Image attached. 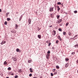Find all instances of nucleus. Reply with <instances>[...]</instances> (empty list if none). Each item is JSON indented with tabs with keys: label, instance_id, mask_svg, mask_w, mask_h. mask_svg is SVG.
<instances>
[{
	"label": "nucleus",
	"instance_id": "1a4fd4ad",
	"mask_svg": "<svg viewBox=\"0 0 78 78\" xmlns=\"http://www.w3.org/2000/svg\"><path fill=\"white\" fill-rule=\"evenodd\" d=\"M13 60L14 61H17V59L16 58L14 57Z\"/></svg>",
	"mask_w": 78,
	"mask_h": 78
},
{
	"label": "nucleus",
	"instance_id": "bb28decb",
	"mask_svg": "<svg viewBox=\"0 0 78 78\" xmlns=\"http://www.w3.org/2000/svg\"><path fill=\"white\" fill-rule=\"evenodd\" d=\"M2 44H5V43H6V41H2Z\"/></svg>",
	"mask_w": 78,
	"mask_h": 78
},
{
	"label": "nucleus",
	"instance_id": "e433bc0d",
	"mask_svg": "<svg viewBox=\"0 0 78 78\" xmlns=\"http://www.w3.org/2000/svg\"><path fill=\"white\" fill-rule=\"evenodd\" d=\"M50 52L49 51H48V52H47V54H50Z\"/></svg>",
	"mask_w": 78,
	"mask_h": 78
},
{
	"label": "nucleus",
	"instance_id": "6ab92c4d",
	"mask_svg": "<svg viewBox=\"0 0 78 78\" xmlns=\"http://www.w3.org/2000/svg\"><path fill=\"white\" fill-rule=\"evenodd\" d=\"M18 72H19V73H21V72H22V69H20L18 70Z\"/></svg>",
	"mask_w": 78,
	"mask_h": 78
},
{
	"label": "nucleus",
	"instance_id": "37998d69",
	"mask_svg": "<svg viewBox=\"0 0 78 78\" xmlns=\"http://www.w3.org/2000/svg\"><path fill=\"white\" fill-rule=\"evenodd\" d=\"M28 62H29V63H30V62H31V60H28Z\"/></svg>",
	"mask_w": 78,
	"mask_h": 78
},
{
	"label": "nucleus",
	"instance_id": "9b49d317",
	"mask_svg": "<svg viewBox=\"0 0 78 78\" xmlns=\"http://www.w3.org/2000/svg\"><path fill=\"white\" fill-rule=\"evenodd\" d=\"M60 17V16H59V15L56 16V17L57 19H59V18Z\"/></svg>",
	"mask_w": 78,
	"mask_h": 78
},
{
	"label": "nucleus",
	"instance_id": "4be33fe9",
	"mask_svg": "<svg viewBox=\"0 0 78 78\" xmlns=\"http://www.w3.org/2000/svg\"><path fill=\"white\" fill-rule=\"evenodd\" d=\"M7 20L8 21H9L11 20V19L10 18H7Z\"/></svg>",
	"mask_w": 78,
	"mask_h": 78
},
{
	"label": "nucleus",
	"instance_id": "72a5a7b5",
	"mask_svg": "<svg viewBox=\"0 0 78 78\" xmlns=\"http://www.w3.org/2000/svg\"><path fill=\"white\" fill-rule=\"evenodd\" d=\"M56 74H57V72H55L54 73V75H56Z\"/></svg>",
	"mask_w": 78,
	"mask_h": 78
},
{
	"label": "nucleus",
	"instance_id": "f3484780",
	"mask_svg": "<svg viewBox=\"0 0 78 78\" xmlns=\"http://www.w3.org/2000/svg\"><path fill=\"white\" fill-rule=\"evenodd\" d=\"M30 72H31V73H33V70H32V69H31V68H30Z\"/></svg>",
	"mask_w": 78,
	"mask_h": 78
},
{
	"label": "nucleus",
	"instance_id": "a878e982",
	"mask_svg": "<svg viewBox=\"0 0 78 78\" xmlns=\"http://www.w3.org/2000/svg\"><path fill=\"white\" fill-rule=\"evenodd\" d=\"M58 31H62V29L61 28L58 29Z\"/></svg>",
	"mask_w": 78,
	"mask_h": 78
},
{
	"label": "nucleus",
	"instance_id": "c85d7f7f",
	"mask_svg": "<svg viewBox=\"0 0 78 78\" xmlns=\"http://www.w3.org/2000/svg\"><path fill=\"white\" fill-rule=\"evenodd\" d=\"M22 19V17L21 16L20 17V18L19 19V20L20 21V20H21Z\"/></svg>",
	"mask_w": 78,
	"mask_h": 78
},
{
	"label": "nucleus",
	"instance_id": "de8ad7c7",
	"mask_svg": "<svg viewBox=\"0 0 78 78\" xmlns=\"http://www.w3.org/2000/svg\"><path fill=\"white\" fill-rule=\"evenodd\" d=\"M49 27H53V26L52 25H51V26H49Z\"/></svg>",
	"mask_w": 78,
	"mask_h": 78
},
{
	"label": "nucleus",
	"instance_id": "c756f323",
	"mask_svg": "<svg viewBox=\"0 0 78 78\" xmlns=\"http://www.w3.org/2000/svg\"><path fill=\"white\" fill-rule=\"evenodd\" d=\"M69 23H67L66 24V26H68V25H69Z\"/></svg>",
	"mask_w": 78,
	"mask_h": 78
},
{
	"label": "nucleus",
	"instance_id": "58836bf2",
	"mask_svg": "<svg viewBox=\"0 0 78 78\" xmlns=\"http://www.w3.org/2000/svg\"><path fill=\"white\" fill-rule=\"evenodd\" d=\"M76 48V47H78V45H75V46H74Z\"/></svg>",
	"mask_w": 78,
	"mask_h": 78
},
{
	"label": "nucleus",
	"instance_id": "ddd939ff",
	"mask_svg": "<svg viewBox=\"0 0 78 78\" xmlns=\"http://www.w3.org/2000/svg\"><path fill=\"white\" fill-rule=\"evenodd\" d=\"M31 20H30V19L29 20V24H31Z\"/></svg>",
	"mask_w": 78,
	"mask_h": 78
},
{
	"label": "nucleus",
	"instance_id": "864d4df0",
	"mask_svg": "<svg viewBox=\"0 0 78 78\" xmlns=\"http://www.w3.org/2000/svg\"><path fill=\"white\" fill-rule=\"evenodd\" d=\"M46 42L47 43H48V41H47Z\"/></svg>",
	"mask_w": 78,
	"mask_h": 78
},
{
	"label": "nucleus",
	"instance_id": "6e6552de",
	"mask_svg": "<svg viewBox=\"0 0 78 78\" xmlns=\"http://www.w3.org/2000/svg\"><path fill=\"white\" fill-rule=\"evenodd\" d=\"M37 37L39 39H41V35H38Z\"/></svg>",
	"mask_w": 78,
	"mask_h": 78
},
{
	"label": "nucleus",
	"instance_id": "7c9ffc66",
	"mask_svg": "<svg viewBox=\"0 0 78 78\" xmlns=\"http://www.w3.org/2000/svg\"><path fill=\"white\" fill-rule=\"evenodd\" d=\"M74 13H75V14H76V13H77V11H74Z\"/></svg>",
	"mask_w": 78,
	"mask_h": 78
},
{
	"label": "nucleus",
	"instance_id": "13d9d810",
	"mask_svg": "<svg viewBox=\"0 0 78 78\" xmlns=\"http://www.w3.org/2000/svg\"><path fill=\"white\" fill-rule=\"evenodd\" d=\"M77 63H78V60H77Z\"/></svg>",
	"mask_w": 78,
	"mask_h": 78
},
{
	"label": "nucleus",
	"instance_id": "2f4dec72",
	"mask_svg": "<svg viewBox=\"0 0 78 78\" xmlns=\"http://www.w3.org/2000/svg\"><path fill=\"white\" fill-rule=\"evenodd\" d=\"M56 71V69H52V71L54 72H55Z\"/></svg>",
	"mask_w": 78,
	"mask_h": 78
},
{
	"label": "nucleus",
	"instance_id": "09e8293b",
	"mask_svg": "<svg viewBox=\"0 0 78 78\" xmlns=\"http://www.w3.org/2000/svg\"><path fill=\"white\" fill-rule=\"evenodd\" d=\"M1 45H3V43H2V42L1 43Z\"/></svg>",
	"mask_w": 78,
	"mask_h": 78
},
{
	"label": "nucleus",
	"instance_id": "a19ab883",
	"mask_svg": "<svg viewBox=\"0 0 78 78\" xmlns=\"http://www.w3.org/2000/svg\"><path fill=\"white\" fill-rule=\"evenodd\" d=\"M76 48V47H78V45H75V46H74Z\"/></svg>",
	"mask_w": 78,
	"mask_h": 78
},
{
	"label": "nucleus",
	"instance_id": "393cba45",
	"mask_svg": "<svg viewBox=\"0 0 78 78\" xmlns=\"http://www.w3.org/2000/svg\"><path fill=\"white\" fill-rule=\"evenodd\" d=\"M16 50L17 52H18L19 51V49L17 48Z\"/></svg>",
	"mask_w": 78,
	"mask_h": 78
},
{
	"label": "nucleus",
	"instance_id": "8fccbe9b",
	"mask_svg": "<svg viewBox=\"0 0 78 78\" xmlns=\"http://www.w3.org/2000/svg\"><path fill=\"white\" fill-rule=\"evenodd\" d=\"M2 12V9H0V12Z\"/></svg>",
	"mask_w": 78,
	"mask_h": 78
},
{
	"label": "nucleus",
	"instance_id": "9d476101",
	"mask_svg": "<svg viewBox=\"0 0 78 78\" xmlns=\"http://www.w3.org/2000/svg\"><path fill=\"white\" fill-rule=\"evenodd\" d=\"M58 39H59L60 40V41H62V39H61V37H60V36H58Z\"/></svg>",
	"mask_w": 78,
	"mask_h": 78
},
{
	"label": "nucleus",
	"instance_id": "c03bdc74",
	"mask_svg": "<svg viewBox=\"0 0 78 78\" xmlns=\"http://www.w3.org/2000/svg\"><path fill=\"white\" fill-rule=\"evenodd\" d=\"M59 42V41H58V40L56 41V44H58V42Z\"/></svg>",
	"mask_w": 78,
	"mask_h": 78
},
{
	"label": "nucleus",
	"instance_id": "aec40b11",
	"mask_svg": "<svg viewBox=\"0 0 78 78\" xmlns=\"http://www.w3.org/2000/svg\"><path fill=\"white\" fill-rule=\"evenodd\" d=\"M11 70V68L10 67H9L8 68V70Z\"/></svg>",
	"mask_w": 78,
	"mask_h": 78
},
{
	"label": "nucleus",
	"instance_id": "f03ea898",
	"mask_svg": "<svg viewBox=\"0 0 78 78\" xmlns=\"http://www.w3.org/2000/svg\"><path fill=\"white\" fill-rule=\"evenodd\" d=\"M62 22V19H60L57 20V22H56L57 23H60Z\"/></svg>",
	"mask_w": 78,
	"mask_h": 78
},
{
	"label": "nucleus",
	"instance_id": "49530a36",
	"mask_svg": "<svg viewBox=\"0 0 78 78\" xmlns=\"http://www.w3.org/2000/svg\"><path fill=\"white\" fill-rule=\"evenodd\" d=\"M32 76V74H29V76Z\"/></svg>",
	"mask_w": 78,
	"mask_h": 78
},
{
	"label": "nucleus",
	"instance_id": "a18cd8bd",
	"mask_svg": "<svg viewBox=\"0 0 78 78\" xmlns=\"http://www.w3.org/2000/svg\"><path fill=\"white\" fill-rule=\"evenodd\" d=\"M74 54H75V52H73L72 53V55H74Z\"/></svg>",
	"mask_w": 78,
	"mask_h": 78
},
{
	"label": "nucleus",
	"instance_id": "5701e85b",
	"mask_svg": "<svg viewBox=\"0 0 78 78\" xmlns=\"http://www.w3.org/2000/svg\"><path fill=\"white\" fill-rule=\"evenodd\" d=\"M9 14V13L8 12L7 13H6V16L7 17H8V14Z\"/></svg>",
	"mask_w": 78,
	"mask_h": 78
},
{
	"label": "nucleus",
	"instance_id": "cd10ccee",
	"mask_svg": "<svg viewBox=\"0 0 78 78\" xmlns=\"http://www.w3.org/2000/svg\"><path fill=\"white\" fill-rule=\"evenodd\" d=\"M57 4H58V5H62V4H61V2H58V3H57Z\"/></svg>",
	"mask_w": 78,
	"mask_h": 78
},
{
	"label": "nucleus",
	"instance_id": "412c9836",
	"mask_svg": "<svg viewBox=\"0 0 78 78\" xmlns=\"http://www.w3.org/2000/svg\"><path fill=\"white\" fill-rule=\"evenodd\" d=\"M63 35H66V32H64L63 33Z\"/></svg>",
	"mask_w": 78,
	"mask_h": 78
},
{
	"label": "nucleus",
	"instance_id": "b1692460",
	"mask_svg": "<svg viewBox=\"0 0 78 78\" xmlns=\"http://www.w3.org/2000/svg\"><path fill=\"white\" fill-rule=\"evenodd\" d=\"M56 69H59V66H56Z\"/></svg>",
	"mask_w": 78,
	"mask_h": 78
},
{
	"label": "nucleus",
	"instance_id": "4d7b16f0",
	"mask_svg": "<svg viewBox=\"0 0 78 78\" xmlns=\"http://www.w3.org/2000/svg\"><path fill=\"white\" fill-rule=\"evenodd\" d=\"M39 29V30H38L39 31V30H40V29Z\"/></svg>",
	"mask_w": 78,
	"mask_h": 78
},
{
	"label": "nucleus",
	"instance_id": "4c0bfd02",
	"mask_svg": "<svg viewBox=\"0 0 78 78\" xmlns=\"http://www.w3.org/2000/svg\"><path fill=\"white\" fill-rule=\"evenodd\" d=\"M50 45H51V42H50V43H49V44H48V46H49V47H50Z\"/></svg>",
	"mask_w": 78,
	"mask_h": 78
},
{
	"label": "nucleus",
	"instance_id": "0eeeda50",
	"mask_svg": "<svg viewBox=\"0 0 78 78\" xmlns=\"http://www.w3.org/2000/svg\"><path fill=\"white\" fill-rule=\"evenodd\" d=\"M68 66H69V63H67L65 65V67L67 68V67H68Z\"/></svg>",
	"mask_w": 78,
	"mask_h": 78
},
{
	"label": "nucleus",
	"instance_id": "603ef678",
	"mask_svg": "<svg viewBox=\"0 0 78 78\" xmlns=\"http://www.w3.org/2000/svg\"><path fill=\"white\" fill-rule=\"evenodd\" d=\"M33 78H37V77H34Z\"/></svg>",
	"mask_w": 78,
	"mask_h": 78
},
{
	"label": "nucleus",
	"instance_id": "423d86ee",
	"mask_svg": "<svg viewBox=\"0 0 78 78\" xmlns=\"http://www.w3.org/2000/svg\"><path fill=\"white\" fill-rule=\"evenodd\" d=\"M50 16L51 18H54V16H53V14L52 13L50 15Z\"/></svg>",
	"mask_w": 78,
	"mask_h": 78
},
{
	"label": "nucleus",
	"instance_id": "5fc2aeb1",
	"mask_svg": "<svg viewBox=\"0 0 78 78\" xmlns=\"http://www.w3.org/2000/svg\"><path fill=\"white\" fill-rule=\"evenodd\" d=\"M16 14H18V13H19V12H16Z\"/></svg>",
	"mask_w": 78,
	"mask_h": 78
},
{
	"label": "nucleus",
	"instance_id": "39448f33",
	"mask_svg": "<svg viewBox=\"0 0 78 78\" xmlns=\"http://www.w3.org/2000/svg\"><path fill=\"white\" fill-rule=\"evenodd\" d=\"M49 56H50V54H47L46 56L47 59H48L49 58Z\"/></svg>",
	"mask_w": 78,
	"mask_h": 78
},
{
	"label": "nucleus",
	"instance_id": "4468645a",
	"mask_svg": "<svg viewBox=\"0 0 78 78\" xmlns=\"http://www.w3.org/2000/svg\"><path fill=\"white\" fill-rule=\"evenodd\" d=\"M15 27H16V29H17V28H18V25H17L16 24Z\"/></svg>",
	"mask_w": 78,
	"mask_h": 78
},
{
	"label": "nucleus",
	"instance_id": "f8f14e48",
	"mask_svg": "<svg viewBox=\"0 0 78 78\" xmlns=\"http://www.w3.org/2000/svg\"><path fill=\"white\" fill-rule=\"evenodd\" d=\"M9 75H14V74L12 73L11 72H10L9 73Z\"/></svg>",
	"mask_w": 78,
	"mask_h": 78
},
{
	"label": "nucleus",
	"instance_id": "7ed1b4c3",
	"mask_svg": "<svg viewBox=\"0 0 78 78\" xmlns=\"http://www.w3.org/2000/svg\"><path fill=\"white\" fill-rule=\"evenodd\" d=\"M68 35H69V36H71V35L72 34V32H71V31L70 30H68Z\"/></svg>",
	"mask_w": 78,
	"mask_h": 78
},
{
	"label": "nucleus",
	"instance_id": "20e7f679",
	"mask_svg": "<svg viewBox=\"0 0 78 78\" xmlns=\"http://www.w3.org/2000/svg\"><path fill=\"white\" fill-rule=\"evenodd\" d=\"M52 34L53 36H55V34H56V31L55 30H53L52 31Z\"/></svg>",
	"mask_w": 78,
	"mask_h": 78
},
{
	"label": "nucleus",
	"instance_id": "f704fd0d",
	"mask_svg": "<svg viewBox=\"0 0 78 78\" xmlns=\"http://www.w3.org/2000/svg\"><path fill=\"white\" fill-rule=\"evenodd\" d=\"M51 76H53V73H51Z\"/></svg>",
	"mask_w": 78,
	"mask_h": 78
},
{
	"label": "nucleus",
	"instance_id": "6e6d98bb",
	"mask_svg": "<svg viewBox=\"0 0 78 78\" xmlns=\"http://www.w3.org/2000/svg\"><path fill=\"white\" fill-rule=\"evenodd\" d=\"M40 78H43L42 77H41Z\"/></svg>",
	"mask_w": 78,
	"mask_h": 78
},
{
	"label": "nucleus",
	"instance_id": "a211bd4d",
	"mask_svg": "<svg viewBox=\"0 0 78 78\" xmlns=\"http://www.w3.org/2000/svg\"><path fill=\"white\" fill-rule=\"evenodd\" d=\"M4 65H6V64H7V62H6V61H5L4 63Z\"/></svg>",
	"mask_w": 78,
	"mask_h": 78
},
{
	"label": "nucleus",
	"instance_id": "473e14b6",
	"mask_svg": "<svg viewBox=\"0 0 78 78\" xmlns=\"http://www.w3.org/2000/svg\"><path fill=\"white\" fill-rule=\"evenodd\" d=\"M18 78V76L17 75H16L15 76V78Z\"/></svg>",
	"mask_w": 78,
	"mask_h": 78
},
{
	"label": "nucleus",
	"instance_id": "ea45409f",
	"mask_svg": "<svg viewBox=\"0 0 78 78\" xmlns=\"http://www.w3.org/2000/svg\"><path fill=\"white\" fill-rule=\"evenodd\" d=\"M76 48V47H78V45H75V46H74Z\"/></svg>",
	"mask_w": 78,
	"mask_h": 78
},
{
	"label": "nucleus",
	"instance_id": "dca6fc26",
	"mask_svg": "<svg viewBox=\"0 0 78 78\" xmlns=\"http://www.w3.org/2000/svg\"><path fill=\"white\" fill-rule=\"evenodd\" d=\"M57 8H58V11H59V10L61 9H60V8H59V6H58L57 7Z\"/></svg>",
	"mask_w": 78,
	"mask_h": 78
},
{
	"label": "nucleus",
	"instance_id": "2eb2a0df",
	"mask_svg": "<svg viewBox=\"0 0 78 78\" xmlns=\"http://www.w3.org/2000/svg\"><path fill=\"white\" fill-rule=\"evenodd\" d=\"M65 61H69V59L68 58H65Z\"/></svg>",
	"mask_w": 78,
	"mask_h": 78
},
{
	"label": "nucleus",
	"instance_id": "f257e3e1",
	"mask_svg": "<svg viewBox=\"0 0 78 78\" xmlns=\"http://www.w3.org/2000/svg\"><path fill=\"white\" fill-rule=\"evenodd\" d=\"M53 9H54V7H50L49 11L50 12H53Z\"/></svg>",
	"mask_w": 78,
	"mask_h": 78
},
{
	"label": "nucleus",
	"instance_id": "3c124183",
	"mask_svg": "<svg viewBox=\"0 0 78 78\" xmlns=\"http://www.w3.org/2000/svg\"><path fill=\"white\" fill-rule=\"evenodd\" d=\"M74 39H76V37H75V38Z\"/></svg>",
	"mask_w": 78,
	"mask_h": 78
},
{
	"label": "nucleus",
	"instance_id": "c9c22d12",
	"mask_svg": "<svg viewBox=\"0 0 78 78\" xmlns=\"http://www.w3.org/2000/svg\"><path fill=\"white\" fill-rule=\"evenodd\" d=\"M77 36H78V35H75V36L74 37V39H75V37H77Z\"/></svg>",
	"mask_w": 78,
	"mask_h": 78
},
{
	"label": "nucleus",
	"instance_id": "79ce46f5",
	"mask_svg": "<svg viewBox=\"0 0 78 78\" xmlns=\"http://www.w3.org/2000/svg\"><path fill=\"white\" fill-rule=\"evenodd\" d=\"M5 25H7V22L6 21H5Z\"/></svg>",
	"mask_w": 78,
	"mask_h": 78
}]
</instances>
